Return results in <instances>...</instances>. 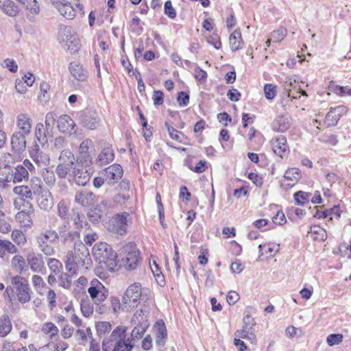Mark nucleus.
Instances as JSON below:
<instances>
[{
	"label": "nucleus",
	"mask_w": 351,
	"mask_h": 351,
	"mask_svg": "<svg viewBox=\"0 0 351 351\" xmlns=\"http://www.w3.org/2000/svg\"><path fill=\"white\" fill-rule=\"evenodd\" d=\"M34 169V165L27 159L12 169L5 167L0 173V188L6 189L10 182L16 184L27 180L29 172Z\"/></svg>",
	"instance_id": "f257e3e1"
},
{
	"label": "nucleus",
	"mask_w": 351,
	"mask_h": 351,
	"mask_svg": "<svg viewBox=\"0 0 351 351\" xmlns=\"http://www.w3.org/2000/svg\"><path fill=\"white\" fill-rule=\"evenodd\" d=\"M93 256L101 267L109 271H114L117 269V254L110 245L104 242L96 243L92 250Z\"/></svg>",
	"instance_id": "f03ea898"
},
{
	"label": "nucleus",
	"mask_w": 351,
	"mask_h": 351,
	"mask_svg": "<svg viewBox=\"0 0 351 351\" xmlns=\"http://www.w3.org/2000/svg\"><path fill=\"white\" fill-rule=\"evenodd\" d=\"M51 4L65 19H73L77 13L84 14L80 0H51Z\"/></svg>",
	"instance_id": "7ed1b4c3"
},
{
	"label": "nucleus",
	"mask_w": 351,
	"mask_h": 351,
	"mask_svg": "<svg viewBox=\"0 0 351 351\" xmlns=\"http://www.w3.org/2000/svg\"><path fill=\"white\" fill-rule=\"evenodd\" d=\"M58 232L52 228L42 230L36 237V240L41 252L47 256H52L56 251L51 245L58 239Z\"/></svg>",
	"instance_id": "20e7f679"
},
{
	"label": "nucleus",
	"mask_w": 351,
	"mask_h": 351,
	"mask_svg": "<svg viewBox=\"0 0 351 351\" xmlns=\"http://www.w3.org/2000/svg\"><path fill=\"white\" fill-rule=\"evenodd\" d=\"M131 215L128 213L117 214L109 220L107 230L114 234L123 235L126 233L128 223L131 222Z\"/></svg>",
	"instance_id": "39448f33"
},
{
	"label": "nucleus",
	"mask_w": 351,
	"mask_h": 351,
	"mask_svg": "<svg viewBox=\"0 0 351 351\" xmlns=\"http://www.w3.org/2000/svg\"><path fill=\"white\" fill-rule=\"evenodd\" d=\"M58 38L60 43L64 44L67 50L76 51L79 49L80 41L72 27L61 26Z\"/></svg>",
	"instance_id": "423d86ee"
},
{
	"label": "nucleus",
	"mask_w": 351,
	"mask_h": 351,
	"mask_svg": "<svg viewBox=\"0 0 351 351\" xmlns=\"http://www.w3.org/2000/svg\"><path fill=\"white\" fill-rule=\"evenodd\" d=\"M56 173L58 177L65 178L69 173L74 169L75 158L70 149H63L58 158Z\"/></svg>",
	"instance_id": "0eeeda50"
},
{
	"label": "nucleus",
	"mask_w": 351,
	"mask_h": 351,
	"mask_svg": "<svg viewBox=\"0 0 351 351\" xmlns=\"http://www.w3.org/2000/svg\"><path fill=\"white\" fill-rule=\"evenodd\" d=\"M19 212L16 215V220L21 227H31L33 224V217L34 208L33 205L27 202L23 201L18 208Z\"/></svg>",
	"instance_id": "6e6552de"
},
{
	"label": "nucleus",
	"mask_w": 351,
	"mask_h": 351,
	"mask_svg": "<svg viewBox=\"0 0 351 351\" xmlns=\"http://www.w3.org/2000/svg\"><path fill=\"white\" fill-rule=\"evenodd\" d=\"M125 254L126 269L132 271L135 269L139 264V251L134 243L129 242L123 247Z\"/></svg>",
	"instance_id": "1a4fd4ad"
},
{
	"label": "nucleus",
	"mask_w": 351,
	"mask_h": 351,
	"mask_svg": "<svg viewBox=\"0 0 351 351\" xmlns=\"http://www.w3.org/2000/svg\"><path fill=\"white\" fill-rule=\"evenodd\" d=\"M141 295L142 288L140 283L135 282L130 285L123 296V305H128L130 308L136 307Z\"/></svg>",
	"instance_id": "9d476101"
},
{
	"label": "nucleus",
	"mask_w": 351,
	"mask_h": 351,
	"mask_svg": "<svg viewBox=\"0 0 351 351\" xmlns=\"http://www.w3.org/2000/svg\"><path fill=\"white\" fill-rule=\"evenodd\" d=\"M88 293L95 304L104 302L108 295V289L97 279L91 280Z\"/></svg>",
	"instance_id": "9b49d317"
},
{
	"label": "nucleus",
	"mask_w": 351,
	"mask_h": 351,
	"mask_svg": "<svg viewBox=\"0 0 351 351\" xmlns=\"http://www.w3.org/2000/svg\"><path fill=\"white\" fill-rule=\"evenodd\" d=\"M12 285L16 289L18 300L21 303H26L30 300V288L26 280L19 276L12 278Z\"/></svg>",
	"instance_id": "f8f14e48"
},
{
	"label": "nucleus",
	"mask_w": 351,
	"mask_h": 351,
	"mask_svg": "<svg viewBox=\"0 0 351 351\" xmlns=\"http://www.w3.org/2000/svg\"><path fill=\"white\" fill-rule=\"evenodd\" d=\"M123 169L120 165L113 164L102 171L106 182L110 186L117 183L123 176Z\"/></svg>",
	"instance_id": "ddd939ff"
},
{
	"label": "nucleus",
	"mask_w": 351,
	"mask_h": 351,
	"mask_svg": "<svg viewBox=\"0 0 351 351\" xmlns=\"http://www.w3.org/2000/svg\"><path fill=\"white\" fill-rule=\"evenodd\" d=\"M301 177L299 169L293 167L288 169L280 181L281 186L284 189H289L295 186Z\"/></svg>",
	"instance_id": "4468645a"
},
{
	"label": "nucleus",
	"mask_w": 351,
	"mask_h": 351,
	"mask_svg": "<svg viewBox=\"0 0 351 351\" xmlns=\"http://www.w3.org/2000/svg\"><path fill=\"white\" fill-rule=\"evenodd\" d=\"M348 112V108L345 106H338L335 108H330L329 112L325 117L324 123L327 127L335 126L338 123L341 117Z\"/></svg>",
	"instance_id": "2eb2a0df"
},
{
	"label": "nucleus",
	"mask_w": 351,
	"mask_h": 351,
	"mask_svg": "<svg viewBox=\"0 0 351 351\" xmlns=\"http://www.w3.org/2000/svg\"><path fill=\"white\" fill-rule=\"evenodd\" d=\"M271 145L274 152L280 158L285 157L289 154V147L284 136L280 135L272 138Z\"/></svg>",
	"instance_id": "dca6fc26"
},
{
	"label": "nucleus",
	"mask_w": 351,
	"mask_h": 351,
	"mask_svg": "<svg viewBox=\"0 0 351 351\" xmlns=\"http://www.w3.org/2000/svg\"><path fill=\"white\" fill-rule=\"evenodd\" d=\"M74 253L79 265L88 268L91 265L89 250L84 244L80 243L78 247H75Z\"/></svg>",
	"instance_id": "f3484780"
},
{
	"label": "nucleus",
	"mask_w": 351,
	"mask_h": 351,
	"mask_svg": "<svg viewBox=\"0 0 351 351\" xmlns=\"http://www.w3.org/2000/svg\"><path fill=\"white\" fill-rule=\"evenodd\" d=\"M93 148V143L90 139L84 140L79 147L80 162L85 165H89L92 162L90 151Z\"/></svg>",
	"instance_id": "a211bd4d"
},
{
	"label": "nucleus",
	"mask_w": 351,
	"mask_h": 351,
	"mask_svg": "<svg viewBox=\"0 0 351 351\" xmlns=\"http://www.w3.org/2000/svg\"><path fill=\"white\" fill-rule=\"evenodd\" d=\"M37 204L41 210L49 212L54 204L51 193L47 189L41 191L38 195Z\"/></svg>",
	"instance_id": "6ab92c4d"
},
{
	"label": "nucleus",
	"mask_w": 351,
	"mask_h": 351,
	"mask_svg": "<svg viewBox=\"0 0 351 351\" xmlns=\"http://www.w3.org/2000/svg\"><path fill=\"white\" fill-rule=\"evenodd\" d=\"M16 132L28 136L32 132V119L27 114H19L16 117Z\"/></svg>",
	"instance_id": "aec40b11"
},
{
	"label": "nucleus",
	"mask_w": 351,
	"mask_h": 351,
	"mask_svg": "<svg viewBox=\"0 0 351 351\" xmlns=\"http://www.w3.org/2000/svg\"><path fill=\"white\" fill-rule=\"evenodd\" d=\"M58 128L62 132L71 134L75 132V123L74 121L67 114H62L57 120Z\"/></svg>",
	"instance_id": "412c9836"
},
{
	"label": "nucleus",
	"mask_w": 351,
	"mask_h": 351,
	"mask_svg": "<svg viewBox=\"0 0 351 351\" xmlns=\"http://www.w3.org/2000/svg\"><path fill=\"white\" fill-rule=\"evenodd\" d=\"M71 75L79 82H85L88 77V72L83 66L77 62H71L69 66Z\"/></svg>",
	"instance_id": "4be33fe9"
},
{
	"label": "nucleus",
	"mask_w": 351,
	"mask_h": 351,
	"mask_svg": "<svg viewBox=\"0 0 351 351\" xmlns=\"http://www.w3.org/2000/svg\"><path fill=\"white\" fill-rule=\"evenodd\" d=\"M291 125V119L287 115L278 116L272 122L271 128L273 130L278 132H285Z\"/></svg>",
	"instance_id": "5701e85b"
},
{
	"label": "nucleus",
	"mask_w": 351,
	"mask_h": 351,
	"mask_svg": "<svg viewBox=\"0 0 351 351\" xmlns=\"http://www.w3.org/2000/svg\"><path fill=\"white\" fill-rule=\"evenodd\" d=\"M156 343L159 346H163L167 339V331L162 320L158 321L154 326Z\"/></svg>",
	"instance_id": "b1692460"
},
{
	"label": "nucleus",
	"mask_w": 351,
	"mask_h": 351,
	"mask_svg": "<svg viewBox=\"0 0 351 351\" xmlns=\"http://www.w3.org/2000/svg\"><path fill=\"white\" fill-rule=\"evenodd\" d=\"M114 158V154L112 148L110 146H107L104 147L99 154L96 160V163L99 166L101 167L113 161Z\"/></svg>",
	"instance_id": "393cba45"
},
{
	"label": "nucleus",
	"mask_w": 351,
	"mask_h": 351,
	"mask_svg": "<svg viewBox=\"0 0 351 351\" xmlns=\"http://www.w3.org/2000/svg\"><path fill=\"white\" fill-rule=\"evenodd\" d=\"M29 155L32 159L38 165H47L49 162V156L40 152L37 145L30 149Z\"/></svg>",
	"instance_id": "a878e982"
},
{
	"label": "nucleus",
	"mask_w": 351,
	"mask_h": 351,
	"mask_svg": "<svg viewBox=\"0 0 351 351\" xmlns=\"http://www.w3.org/2000/svg\"><path fill=\"white\" fill-rule=\"evenodd\" d=\"M0 10L9 16H16L19 13V6L12 0H0Z\"/></svg>",
	"instance_id": "bb28decb"
},
{
	"label": "nucleus",
	"mask_w": 351,
	"mask_h": 351,
	"mask_svg": "<svg viewBox=\"0 0 351 351\" xmlns=\"http://www.w3.org/2000/svg\"><path fill=\"white\" fill-rule=\"evenodd\" d=\"M95 195L90 191H82L76 193L75 201L83 206H90L94 203Z\"/></svg>",
	"instance_id": "cd10ccee"
},
{
	"label": "nucleus",
	"mask_w": 351,
	"mask_h": 351,
	"mask_svg": "<svg viewBox=\"0 0 351 351\" xmlns=\"http://www.w3.org/2000/svg\"><path fill=\"white\" fill-rule=\"evenodd\" d=\"M81 121L84 127L94 130L99 126L100 119L95 113L87 112L82 115Z\"/></svg>",
	"instance_id": "c85d7f7f"
},
{
	"label": "nucleus",
	"mask_w": 351,
	"mask_h": 351,
	"mask_svg": "<svg viewBox=\"0 0 351 351\" xmlns=\"http://www.w3.org/2000/svg\"><path fill=\"white\" fill-rule=\"evenodd\" d=\"M26 135L15 132L11 137V145L13 149L17 152L24 151L26 147Z\"/></svg>",
	"instance_id": "c756f323"
},
{
	"label": "nucleus",
	"mask_w": 351,
	"mask_h": 351,
	"mask_svg": "<svg viewBox=\"0 0 351 351\" xmlns=\"http://www.w3.org/2000/svg\"><path fill=\"white\" fill-rule=\"evenodd\" d=\"M230 46L233 51H236L243 47V40L242 39L241 31L235 29L229 38Z\"/></svg>",
	"instance_id": "7c9ffc66"
},
{
	"label": "nucleus",
	"mask_w": 351,
	"mask_h": 351,
	"mask_svg": "<svg viewBox=\"0 0 351 351\" xmlns=\"http://www.w3.org/2000/svg\"><path fill=\"white\" fill-rule=\"evenodd\" d=\"M62 243L68 246L75 245L80 239V233L77 231L69 230L60 236Z\"/></svg>",
	"instance_id": "2f4dec72"
},
{
	"label": "nucleus",
	"mask_w": 351,
	"mask_h": 351,
	"mask_svg": "<svg viewBox=\"0 0 351 351\" xmlns=\"http://www.w3.org/2000/svg\"><path fill=\"white\" fill-rule=\"evenodd\" d=\"M132 324L133 326H139L143 328H148L149 326L147 316L144 314L142 310L136 311L132 317Z\"/></svg>",
	"instance_id": "473e14b6"
},
{
	"label": "nucleus",
	"mask_w": 351,
	"mask_h": 351,
	"mask_svg": "<svg viewBox=\"0 0 351 351\" xmlns=\"http://www.w3.org/2000/svg\"><path fill=\"white\" fill-rule=\"evenodd\" d=\"M134 346V343L132 342L131 339L126 337L117 341L112 351H132Z\"/></svg>",
	"instance_id": "72a5a7b5"
},
{
	"label": "nucleus",
	"mask_w": 351,
	"mask_h": 351,
	"mask_svg": "<svg viewBox=\"0 0 351 351\" xmlns=\"http://www.w3.org/2000/svg\"><path fill=\"white\" fill-rule=\"evenodd\" d=\"M12 328L10 319L7 314H3L0 318V337L7 336Z\"/></svg>",
	"instance_id": "f704fd0d"
},
{
	"label": "nucleus",
	"mask_w": 351,
	"mask_h": 351,
	"mask_svg": "<svg viewBox=\"0 0 351 351\" xmlns=\"http://www.w3.org/2000/svg\"><path fill=\"white\" fill-rule=\"evenodd\" d=\"M258 248L260 250L261 256L264 254L263 251H265L266 254L269 256H274L280 250V245L279 244L269 243L260 244Z\"/></svg>",
	"instance_id": "c9c22d12"
},
{
	"label": "nucleus",
	"mask_w": 351,
	"mask_h": 351,
	"mask_svg": "<svg viewBox=\"0 0 351 351\" xmlns=\"http://www.w3.org/2000/svg\"><path fill=\"white\" fill-rule=\"evenodd\" d=\"M90 178V173L88 171L82 169H76L74 171V180L77 184L80 186L86 185Z\"/></svg>",
	"instance_id": "e433bc0d"
},
{
	"label": "nucleus",
	"mask_w": 351,
	"mask_h": 351,
	"mask_svg": "<svg viewBox=\"0 0 351 351\" xmlns=\"http://www.w3.org/2000/svg\"><path fill=\"white\" fill-rule=\"evenodd\" d=\"M13 193L15 195L21 197L23 199V202L25 201L24 199H33V195L27 185H20L14 187Z\"/></svg>",
	"instance_id": "4c0bfd02"
},
{
	"label": "nucleus",
	"mask_w": 351,
	"mask_h": 351,
	"mask_svg": "<svg viewBox=\"0 0 351 351\" xmlns=\"http://www.w3.org/2000/svg\"><path fill=\"white\" fill-rule=\"evenodd\" d=\"M32 195L39 194L45 189H43L42 180L36 176L32 177L27 184Z\"/></svg>",
	"instance_id": "58836bf2"
},
{
	"label": "nucleus",
	"mask_w": 351,
	"mask_h": 351,
	"mask_svg": "<svg viewBox=\"0 0 351 351\" xmlns=\"http://www.w3.org/2000/svg\"><path fill=\"white\" fill-rule=\"evenodd\" d=\"M42 332L51 339L58 335L59 330L58 327L52 322H46L43 325Z\"/></svg>",
	"instance_id": "ea45409f"
},
{
	"label": "nucleus",
	"mask_w": 351,
	"mask_h": 351,
	"mask_svg": "<svg viewBox=\"0 0 351 351\" xmlns=\"http://www.w3.org/2000/svg\"><path fill=\"white\" fill-rule=\"evenodd\" d=\"M127 331L126 326H119L116 327L110 334V342L112 341H119V339H123L126 338L125 332Z\"/></svg>",
	"instance_id": "a19ab883"
},
{
	"label": "nucleus",
	"mask_w": 351,
	"mask_h": 351,
	"mask_svg": "<svg viewBox=\"0 0 351 351\" xmlns=\"http://www.w3.org/2000/svg\"><path fill=\"white\" fill-rule=\"evenodd\" d=\"M65 267L69 272L73 273L75 271V266L79 265L77 259L75 258V253L69 252L66 256Z\"/></svg>",
	"instance_id": "79ce46f5"
},
{
	"label": "nucleus",
	"mask_w": 351,
	"mask_h": 351,
	"mask_svg": "<svg viewBox=\"0 0 351 351\" xmlns=\"http://www.w3.org/2000/svg\"><path fill=\"white\" fill-rule=\"evenodd\" d=\"M46 130V128H45L44 125L41 123L36 125L35 135L38 141L41 144H45L47 141L45 133Z\"/></svg>",
	"instance_id": "37998d69"
},
{
	"label": "nucleus",
	"mask_w": 351,
	"mask_h": 351,
	"mask_svg": "<svg viewBox=\"0 0 351 351\" xmlns=\"http://www.w3.org/2000/svg\"><path fill=\"white\" fill-rule=\"evenodd\" d=\"M11 264L12 267L20 273H21L25 267V261L23 256L19 255H16L12 258Z\"/></svg>",
	"instance_id": "c03bdc74"
},
{
	"label": "nucleus",
	"mask_w": 351,
	"mask_h": 351,
	"mask_svg": "<svg viewBox=\"0 0 351 351\" xmlns=\"http://www.w3.org/2000/svg\"><path fill=\"white\" fill-rule=\"evenodd\" d=\"M95 328L97 335L101 336L108 333L111 330L112 326L110 322L101 321L96 323Z\"/></svg>",
	"instance_id": "a18cd8bd"
},
{
	"label": "nucleus",
	"mask_w": 351,
	"mask_h": 351,
	"mask_svg": "<svg viewBox=\"0 0 351 351\" xmlns=\"http://www.w3.org/2000/svg\"><path fill=\"white\" fill-rule=\"evenodd\" d=\"M287 34V29L281 27L277 30L273 31L271 32V38L274 43H280L286 37Z\"/></svg>",
	"instance_id": "49530a36"
},
{
	"label": "nucleus",
	"mask_w": 351,
	"mask_h": 351,
	"mask_svg": "<svg viewBox=\"0 0 351 351\" xmlns=\"http://www.w3.org/2000/svg\"><path fill=\"white\" fill-rule=\"evenodd\" d=\"M32 283L37 292L40 295H43V291L46 285V283L43 280V278L38 275H34L32 276Z\"/></svg>",
	"instance_id": "de8ad7c7"
},
{
	"label": "nucleus",
	"mask_w": 351,
	"mask_h": 351,
	"mask_svg": "<svg viewBox=\"0 0 351 351\" xmlns=\"http://www.w3.org/2000/svg\"><path fill=\"white\" fill-rule=\"evenodd\" d=\"M66 140L62 136H59L55 138L53 144L51 147V149L53 152H61L62 150L64 149V148L66 146Z\"/></svg>",
	"instance_id": "09e8293b"
},
{
	"label": "nucleus",
	"mask_w": 351,
	"mask_h": 351,
	"mask_svg": "<svg viewBox=\"0 0 351 351\" xmlns=\"http://www.w3.org/2000/svg\"><path fill=\"white\" fill-rule=\"evenodd\" d=\"M147 328H143V326H134V328L130 333V337L128 338L131 339L132 342L135 339H140L143 337Z\"/></svg>",
	"instance_id": "8fccbe9b"
},
{
	"label": "nucleus",
	"mask_w": 351,
	"mask_h": 351,
	"mask_svg": "<svg viewBox=\"0 0 351 351\" xmlns=\"http://www.w3.org/2000/svg\"><path fill=\"white\" fill-rule=\"evenodd\" d=\"M71 276L66 273H62L58 277V284L60 287L64 289H70L71 287Z\"/></svg>",
	"instance_id": "3c124183"
},
{
	"label": "nucleus",
	"mask_w": 351,
	"mask_h": 351,
	"mask_svg": "<svg viewBox=\"0 0 351 351\" xmlns=\"http://www.w3.org/2000/svg\"><path fill=\"white\" fill-rule=\"evenodd\" d=\"M43 178L46 184L49 186H53L56 183V176L52 170L49 169L43 170Z\"/></svg>",
	"instance_id": "603ef678"
},
{
	"label": "nucleus",
	"mask_w": 351,
	"mask_h": 351,
	"mask_svg": "<svg viewBox=\"0 0 351 351\" xmlns=\"http://www.w3.org/2000/svg\"><path fill=\"white\" fill-rule=\"evenodd\" d=\"M311 195L309 193L300 191L294 194L295 201L298 205L302 206L308 202Z\"/></svg>",
	"instance_id": "864d4df0"
},
{
	"label": "nucleus",
	"mask_w": 351,
	"mask_h": 351,
	"mask_svg": "<svg viewBox=\"0 0 351 351\" xmlns=\"http://www.w3.org/2000/svg\"><path fill=\"white\" fill-rule=\"evenodd\" d=\"M49 269L55 274L60 273L62 269V263L60 261L56 258H49L47 262Z\"/></svg>",
	"instance_id": "5fc2aeb1"
},
{
	"label": "nucleus",
	"mask_w": 351,
	"mask_h": 351,
	"mask_svg": "<svg viewBox=\"0 0 351 351\" xmlns=\"http://www.w3.org/2000/svg\"><path fill=\"white\" fill-rule=\"evenodd\" d=\"M80 308L83 315L86 317H89L93 313V306L88 300H82L80 304Z\"/></svg>",
	"instance_id": "6e6d98bb"
},
{
	"label": "nucleus",
	"mask_w": 351,
	"mask_h": 351,
	"mask_svg": "<svg viewBox=\"0 0 351 351\" xmlns=\"http://www.w3.org/2000/svg\"><path fill=\"white\" fill-rule=\"evenodd\" d=\"M264 93L266 99H273L277 93V87L271 84H266L264 86Z\"/></svg>",
	"instance_id": "4d7b16f0"
},
{
	"label": "nucleus",
	"mask_w": 351,
	"mask_h": 351,
	"mask_svg": "<svg viewBox=\"0 0 351 351\" xmlns=\"http://www.w3.org/2000/svg\"><path fill=\"white\" fill-rule=\"evenodd\" d=\"M57 115L53 112H49L45 116V127L47 131L51 130L56 121Z\"/></svg>",
	"instance_id": "13d9d810"
},
{
	"label": "nucleus",
	"mask_w": 351,
	"mask_h": 351,
	"mask_svg": "<svg viewBox=\"0 0 351 351\" xmlns=\"http://www.w3.org/2000/svg\"><path fill=\"white\" fill-rule=\"evenodd\" d=\"M24 5L31 14L36 15L40 12V8L36 0H28Z\"/></svg>",
	"instance_id": "bf43d9fd"
},
{
	"label": "nucleus",
	"mask_w": 351,
	"mask_h": 351,
	"mask_svg": "<svg viewBox=\"0 0 351 351\" xmlns=\"http://www.w3.org/2000/svg\"><path fill=\"white\" fill-rule=\"evenodd\" d=\"M165 126L167 129L170 137L176 141L182 142V134L176 129L171 127L167 122L165 123Z\"/></svg>",
	"instance_id": "052dcab7"
},
{
	"label": "nucleus",
	"mask_w": 351,
	"mask_h": 351,
	"mask_svg": "<svg viewBox=\"0 0 351 351\" xmlns=\"http://www.w3.org/2000/svg\"><path fill=\"white\" fill-rule=\"evenodd\" d=\"M0 247L5 252L7 251L9 253L14 254L17 252V247L8 240L0 239Z\"/></svg>",
	"instance_id": "680f3d73"
},
{
	"label": "nucleus",
	"mask_w": 351,
	"mask_h": 351,
	"mask_svg": "<svg viewBox=\"0 0 351 351\" xmlns=\"http://www.w3.org/2000/svg\"><path fill=\"white\" fill-rule=\"evenodd\" d=\"M58 215L62 219L68 217L69 207L64 201H60L57 205Z\"/></svg>",
	"instance_id": "e2e57ef3"
},
{
	"label": "nucleus",
	"mask_w": 351,
	"mask_h": 351,
	"mask_svg": "<svg viewBox=\"0 0 351 351\" xmlns=\"http://www.w3.org/2000/svg\"><path fill=\"white\" fill-rule=\"evenodd\" d=\"M343 338V337L341 334H330L327 337L326 342L329 346H333L341 343Z\"/></svg>",
	"instance_id": "0e129e2a"
},
{
	"label": "nucleus",
	"mask_w": 351,
	"mask_h": 351,
	"mask_svg": "<svg viewBox=\"0 0 351 351\" xmlns=\"http://www.w3.org/2000/svg\"><path fill=\"white\" fill-rule=\"evenodd\" d=\"M28 263L31 269L34 272H38L40 271L42 267V262L40 258L34 256L31 258H28Z\"/></svg>",
	"instance_id": "69168bd1"
},
{
	"label": "nucleus",
	"mask_w": 351,
	"mask_h": 351,
	"mask_svg": "<svg viewBox=\"0 0 351 351\" xmlns=\"http://www.w3.org/2000/svg\"><path fill=\"white\" fill-rule=\"evenodd\" d=\"M12 239L18 245L23 244L26 241L24 234L19 230H14L12 231Z\"/></svg>",
	"instance_id": "338daca9"
},
{
	"label": "nucleus",
	"mask_w": 351,
	"mask_h": 351,
	"mask_svg": "<svg viewBox=\"0 0 351 351\" xmlns=\"http://www.w3.org/2000/svg\"><path fill=\"white\" fill-rule=\"evenodd\" d=\"M49 344H52V351H64L69 348V344L62 340H59L57 342L51 341Z\"/></svg>",
	"instance_id": "774afa93"
}]
</instances>
